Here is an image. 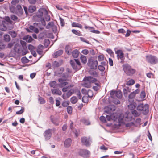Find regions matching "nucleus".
Masks as SVG:
<instances>
[{
	"label": "nucleus",
	"mask_w": 158,
	"mask_h": 158,
	"mask_svg": "<svg viewBox=\"0 0 158 158\" xmlns=\"http://www.w3.org/2000/svg\"><path fill=\"white\" fill-rule=\"evenodd\" d=\"M36 16L38 18L40 19V22L43 26H45L46 24L44 18L47 21H49L50 19V16L48 15V12L44 8L39 9Z\"/></svg>",
	"instance_id": "f257e3e1"
},
{
	"label": "nucleus",
	"mask_w": 158,
	"mask_h": 158,
	"mask_svg": "<svg viewBox=\"0 0 158 158\" xmlns=\"http://www.w3.org/2000/svg\"><path fill=\"white\" fill-rule=\"evenodd\" d=\"M13 22L9 17H6L5 20L2 21L0 25V29L2 31H6L7 29L11 30L13 28Z\"/></svg>",
	"instance_id": "f03ea898"
},
{
	"label": "nucleus",
	"mask_w": 158,
	"mask_h": 158,
	"mask_svg": "<svg viewBox=\"0 0 158 158\" xmlns=\"http://www.w3.org/2000/svg\"><path fill=\"white\" fill-rule=\"evenodd\" d=\"M123 67L124 72L128 76H131L134 74L135 72V70L132 68L128 64L123 65Z\"/></svg>",
	"instance_id": "7ed1b4c3"
},
{
	"label": "nucleus",
	"mask_w": 158,
	"mask_h": 158,
	"mask_svg": "<svg viewBox=\"0 0 158 158\" xmlns=\"http://www.w3.org/2000/svg\"><path fill=\"white\" fill-rule=\"evenodd\" d=\"M70 64L73 69L79 70L81 67L79 60L78 59H74L70 60Z\"/></svg>",
	"instance_id": "20e7f679"
},
{
	"label": "nucleus",
	"mask_w": 158,
	"mask_h": 158,
	"mask_svg": "<svg viewBox=\"0 0 158 158\" xmlns=\"http://www.w3.org/2000/svg\"><path fill=\"white\" fill-rule=\"evenodd\" d=\"M23 48V46H21L19 44H16L14 47V50L16 52L18 53H21L22 55H24L27 53V51L26 48L24 50V51L23 50L22 51V48Z\"/></svg>",
	"instance_id": "39448f33"
},
{
	"label": "nucleus",
	"mask_w": 158,
	"mask_h": 158,
	"mask_svg": "<svg viewBox=\"0 0 158 158\" xmlns=\"http://www.w3.org/2000/svg\"><path fill=\"white\" fill-rule=\"evenodd\" d=\"M81 141L82 144L86 146H90L92 142L89 137H83L81 138Z\"/></svg>",
	"instance_id": "423d86ee"
},
{
	"label": "nucleus",
	"mask_w": 158,
	"mask_h": 158,
	"mask_svg": "<svg viewBox=\"0 0 158 158\" xmlns=\"http://www.w3.org/2000/svg\"><path fill=\"white\" fill-rule=\"evenodd\" d=\"M87 64L88 66L90 67L91 69H96L97 68L98 62L97 60L89 59L88 60Z\"/></svg>",
	"instance_id": "0eeeda50"
},
{
	"label": "nucleus",
	"mask_w": 158,
	"mask_h": 158,
	"mask_svg": "<svg viewBox=\"0 0 158 158\" xmlns=\"http://www.w3.org/2000/svg\"><path fill=\"white\" fill-rule=\"evenodd\" d=\"M146 60L151 64H155L158 62V58L151 55L146 56Z\"/></svg>",
	"instance_id": "6e6552de"
},
{
	"label": "nucleus",
	"mask_w": 158,
	"mask_h": 158,
	"mask_svg": "<svg viewBox=\"0 0 158 158\" xmlns=\"http://www.w3.org/2000/svg\"><path fill=\"white\" fill-rule=\"evenodd\" d=\"M90 152L86 149H80L78 151V154L81 156L85 158L89 157Z\"/></svg>",
	"instance_id": "1a4fd4ad"
},
{
	"label": "nucleus",
	"mask_w": 158,
	"mask_h": 158,
	"mask_svg": "<svg viewBox=\"0 0 158 158\" xmlns=\"http://www.w3.org/2000/svg\"><path fill=\"white\" fill-rule=\"evenodd\" d=\"M84 80L85 81H87L90 83H94L96 86L99 87L100 84L99 82H97V80L96 78H94L91 76H88L85 77L84 79Z\"/></svg>",
	"instance_id": "9d476101"
},
{
	"label": "nucleus",
	"mask_w": 158,
	"mask_h": 158,
	"mask_svg": "<svg viewBox=\"0 0 158 158\" xmlns=\"http://www.w3.org/2000/svg\"><path fill=\"white\" fill-rule=\"evenodd\" d=\"M140 92L139 89H137L133 92L130 93L128 96V100L130 102H133L134 101V98L135 95L138 94Z\"/></svg>",
	"instance_id": "9b49d317"
},
{
	"label": "nucleus",
	"mask_w": 158,
	"mask_h": 158,
	"mask_svg": "<svg viewBox=\"0 0 158 158\" xmlns=\"http://www.w3.org/2000/svg\"><path fill=\"white\" fill-rule=\"evenodd\" d=\"M68 80L65 78H62L58 79V81L60 83L58 84V86L59 87L62 88L68 84L67 82Z\"/></svg>",
	"instance_id": "f8f14e48"
},
{
	"label": "nucleus",
	"mask_w": 158,
	"mask_h": 158,
	"mask_svg": "<svg viewBox=\"0 0 158 158\" xmlns=\"http://www.w3.org/2000/svg\"><path fill=\"white\" fill-rule=\"evenodd\" d=\"M52 129H49L46 130L44 133L45 139L46 140H49L52 136Z\"/></svg>",
	"instance_id": "ddd939ff"
},
{
	"label": "nucleus",
	"mask_w": 158,
	"mask_h": 158,
	"mask_svg": "<svg viewBox=\"0 0 158 158\" xmlns=\"http://www.w3.org/2000/svg\"><path fill=\"white\" fill-rule=\"evenodd\" d=\"M115 53L117 55V57L118 59H120L122 60L124 59V54L122 50H116V48L114 49Z\"/></svg>",
	"instance_id": "4468645a"
},
{
	"label": "nucleus",
	"mask_w": 158,
	"mask_h": 158,
	"mask_svg": "<svg viewBox=\"0 0 158 158\" xmlns=\"http://www.w3.org/2000/svg\"><path fill=\"white\" fill-rule=\"evenodd\" d=\"M38 25H39L38 23H35L33 24V25L30 26L29 29L35 33H38L39 32V30L38 28Z\"/></svg>",
	"instance_id": "2eb2a0df"
},
{
	"label": "nucleus",
	"mask_w": 158,
	"mask_h": 158,
	"mask_svg": "<svg viewBox=\"0 0 158 158\" xmlns=\"http://www.w3.org/2000/svg\"><path fill=\"white\" fill-rule=\"evenodd\" d=\"M105 109V112L107 114H110L111 112L114 111L115 110L114 106L112 105H110L106 107Z\"/></svg>",
	"instance_id": "dca6fc26"
},
{
	"label": "nucleus",
	"mask_w": 158,
	"mask_h": 158,
	"mask_svg": "<svg viewBox=\"0 0 158 158\" xmlns=\"http://www.w3.org/2000/svg\"><path fill=\"white\" fill-rule=\"evenodd\" d=\"M74 92L73 89H71L69 90L66 94L64 93L63 94L62 97L64 99H66L69 97Z\"/></svg>",
	"instance_id": "f3484780"
},
{
	"label": "nucleus",
	"mask_w": 158,
	"mask_h": 158,
	"mask_svg": "<svg viewBox=\"0 0 158 158\" xmlns=\"http://www.w3.org/2000/svg\"><path fill=\"white\" fill-rule=\"evenodd\" d=\"M72 143V140L70 138L66 139L64 141V145L65 147L68 148L70 146Z\"/></svg>",
	"instance_id": "a211bd4d"
},
{
	"label": "nucleus",
	"mask_w": 158,
	"mask_h": 158,
	"mask_svg": "<svg viewBox=\"0 0 158 158\" xmlns=\"http://www.w3.org/2000/svg\"><path fill=\"white\" fill-rule=\"evenodd\" d=\"M143 113L145 114H147L149 112L148 105L147 104L144 105L143 107L142 111Z\"/></svg>",
	"instance_id": "6ab92c4d"
},
{
	"label": "nucleus",
	"mask_w": 158,
	"mask_h": 158,
	"mask_svg": "<svg viewBox=\"0 0 158 158\" xmlns=\"http://www.w3.org/2000/svg\"><path fill=\"white\" fill-rule=\"evenodd\" d=\"M63 53V51L62 50H59L55 52H54L53 54V56L54 58H57L58 56H60Z\"/></svg>",
	"instance_id": "aec40b11"
},
{
	"label": "nucleus",
	"mask_w": 158,
	"mask_h": 158,
	"mask_svg": "<svg viewBox=\"0 0 158 158\" xmlns=\"http://www.w3.org/2000/svg\"><path fill=\"white\" fill-rule=\"evenodd\" d=\"M131 102V103L129 105H128V107L131 110H134L136 108L137 106V104L136 103L134 102Z\"/></svg>",
	"instance_id": "412c9836"
},
{
	"label": "nucleus",
	"mask_w": 158,
	"mask_h": 158,
	"mask_svg": "<svg viewBox=\"0 0 158 158\" xmlns=\"http://www.w3.org/2000/svg\"><path fill=\"white\" fill-rule=\"evenodd\" d=\"M131 89L128 87H126L123 89V94L125 97L128 96V93L130 92Z\"/></svg>",
	"instance_id": "4be33fe9"
},
{
	"label": "nucleus",
	"mask_w": 158,
	"mask_h": 158,
	"mask_svg": "<svg viewBox=\"0 0 158 158\" xmlns=\"http://www.w3.org/2000/svg\"><path fill=\"white\" fill-rule=\"evenodd\" d=\"M73 122H71L70 125V128L73 131V132L74 133L76 136L77 137L78 135V132L76 129H74V128L73 127Z\"/></svg>",
	"instance_id": "5701e85b"
},
{
	"label": "nucleus",
	"mask_w": 158,
	"mask_h": 158,
	"mask_svg": "<svg viewBox=\"0 0 158 158\" xmlns=\"http://www.w3.org/2000/svg\"><path fill=\"white\" fill-rule=\"evenodd\" d=\"M23 39L28 42H31L33 40L31 36H29L28 35L25 36L23 37Z\"/></svg>",
	"instance_id": "b1692460"
},
{
	"label": "nucleus",
	"mask_w": 158,
	"mask_h": 158,
	"mask_svg": "<svg viewBox=\"0 0 158 158\" xmlns=\"http://www.w3.org/2000/svg\"><path fill=\"white\" fill-rule=\"evenodd\" d=\"M65 51L67 54L70 55L72 52V49L71 47L69 45H67L65 48Z\"/></svg>",
	"instance_id": "393cba45"
},
{
	"label": "nucleus",
	"mask_w": 158,
	"mask_h": 158,
	"mask_svg": "<svg viewBox=\"0 0 158 158\" xmlns=\"http://www.w3.org/2000/svg\"><path fill=\"white\" fill-rule=\"evenodd\" d=\"M52 93L54 94H57L59 95H61L62 94V92L59 89H52L51 90Z\"/></svg>",
	"instance_id": "a878e982"
},
{
	"label": "nucleus",
	"mask_w": 158,
	"mask_h": 158,
	"mask_svg": "<svg viewBox=\"0 0 158 158\" xmlns=\"http://www.w3.org/2000/svg\"><path fill=\"white\" fill-rule=\"evenodd\" d=\"M72 55L73 57L75 58H77L79 55V52L77 49L74 50L72 52Z\"/></svg>",
	"instance_id": "bb28decb"
},
{
	"label": "nucleus",
	"mask_w": 158,
	"mask_h": 158,
	"mask_svg": "<svg viewBox=\"0 0 158 158\" xmlns=\"http://www.w3.org/2000/svg\"><path fill=\"white\" fill-rule=\"evenodd\" d=\"M72 26L73 27H78L81 29L82 28V25L76 22H73L72 24Z\"/></svg>",
	"instance_id": "cd10ccee"
},
{
	"label": "nucleus",
	"mask_w": 158,
	"mask_h": 158,
	"mask_svg": "<svg viewBox=\"0 0 158 158\" xmlns=\"http://www.w3.org/2000/svg\"><path fill=\"white\" fill-rule=\"evenodd\" d=\"M89 73L91 75L95 77H98V74L97 72L94 70H91L89 71Z\"/></svg>",
	"instance_id": "c85d7f7f"
},
{
	"label": "nucleus",
	"mask_w": 158,
	"mask_h": 158,
	"mask_svg": "<svg viewBox=\"0 0 158 158\" xmlns=\"http://www.w3.org/2000/svg\"><path fill=\"white\" fill-rule=\"evenodd\" d=\"M80 59L82 62L84 64H86L87 62V58L85 56H81L80 57Z\"/></svg>",
	"instance_id": "c756f323"
},
{
	"label": "nucleus",
	"mask_w": 158,
	"mask_h": 158,
	"mask_svg": "<svg viewBox=\"0 0 158 158\" xmlns=\"http://www.w3.org/2000/svg\"><path fill=\"white\" fill-rule=\"evenodd\" d=\"M115 96L118 98H121L122 96L121 92L120 91H116Z\"/></svg>",
	"instance_id": "7c9ffc66"
},
{
	"label": "nucleus",
	"mask_w": 158,
	"mask_h": 158,
	"mask_svg": "<svg viewBox=\"0 0 158 158\" xmlns=\"http://www.w3.org/2000/svg\"><path fill=\"white\" fill-rule=\"evenodd\" d=\"M4 38L5 42H9L11 40L10 35L8 34L5 35L4 36Z\"/></svg>",
	"instance_id": "2f4dec72"
},
{
	"label": "nucleus",
	"mask_w": 158,
	"mask_h": 158,
	"mask_svg": "<svg viewBox=\"0 0 158 158\" xmlns=\"http://www.w3.org/2000/svg\"><path fill=\"white\" fill-rule=\"evenodd\" d=\"M71 102L73 104H75L77 101V98L76 97L73 96L71 98Z\"/></svg>",
	"instance_id": "473e14b6"
},
{
	"label": "nucleus",
	"mask_w": 158,
	"mask_h": 158,
	"mask_svg": "<svg viewBox=\"0 0 158 158\" xmlns=\"http://www.w3.org/2000/svg\"><path fill=\"white\" fill-rule=\"evenodd\" d=\"M110 115L111 120H112L115 121L118 118V116L116 113H113Z\"/></svg>",
	"instance_id": "72a5a7b5"
},
{
	"label": "nucleus",
	"mask_w": 158,
	"mask_h": 158,
	"mask_svg": "<svg viewBox=\"0 0 158 158\" xmlns=\"http://www.w3.org/2000/svg\"><path fill=\"white\" fill-rule=\"evenodd\" d=\"M83 80L85 82L84 83V84L83 85V86L84 87L88 88L90 87L91 86L90 83H90L87 81H84V80Z\"/></svg>",
	"instance_id": "f704fd0d"
},
{
	"label": "nucleus",
	"mask_w": 158,
	"mask_h": 158,
	"mask_svg": "<svg viewBox=\"0 0 158 158\" xmlns=\"http://www.w3.org/2000/svg\"><path fill=\"white\" fill-rule=\"evenodd\" d=\"M71 31L73 33L78 36H81V35L80 32L79 31H77L75 29H72Z\"/></svg>",
	"instance_id": "c9c22d12"
},
{
	"label": "nucleus",
	"mask_w": 158,
	"mask_h": 158,
	"mask_svg": "<svg viewBox=\"0 0 158 158\" xmlns=\"http://www.w3.org/2000/svg\"><path fill=\"white\" fill-rule=\"evenodd\" d=\"M49 85L51 87L55 88L57 85L56 82L55 81H52L50 83Z\"/></svg>",
	"instance_id": "e433bc0d"
},
{
	"label": "nucleus",
	"mask_w": 158,
	"mask_h": 158,
	"mask_svg": "<svg viewBox=\"0 0 158 158\" xmlns=\"http://www.w3.org/2000/svg\"><path fill=\"white\" fill-rule=\"evenodd\" d=\"M135 81L133 79H131L127 81L126 83V85H131L135 83Z\"/></svg>",
	"instance_id": "4c0bfd02"
},
{
	"label": "nucleus",
	"mask_w": 158,
	"mask_h": 158,
	"mask_svg": "<svg viewBox=\"0 0 158 158\" xmlns=\"http://www.w3.org/2000/svg\"><path fill=\"white\" fill-rule=\"evenodd\" d=\"M36 8L35 6H31L29 8L28 10L30 12L32 13L36 10Z\"/></svg>",
	"instance_id": "58836bf2"
},
{
	"label": "nucleus",
	"mask_w": 158,
	"mask_h": 158,
	"mask_svg": "<svg viewBox=\"0 0 158 158\" xmlns=\"http://www.w3.org/2000/svg\"><path fill=\"white\" fill-rule=\"evenodd\" d=\"M67 111L68 113L71 114L72 113V108L71 106H68L67 108Z\"/></svg>",
	"instance_id": "ea45409f"
},
{
	"label": "nucleus",
	"mask_w": 158,
	"mask_h": 158,
	"mask_svg": "<svg viewBox=\"0 0 158 158\" xmlns=\"http://www.w3.org/2000/svg\"><path fill=\"white\" fill-rule=\"evenodd\" d=\"M54 23L53 22H49L48 25L46 26V28L47 29H49L51 27H54Z\"/></svg>",
	"instance_id": "a19ab883"
},
{
	"label": "nucleus",
	"mask_w": 158,
	"mask_h": 158,
	"mask_svg": "<svg viewBox=\"0 0 158 158\" xmlns=\"http://www.w3.org/2000/svg\"><path fill=\"white\" fill-rule=\"evenodd\" d=\"M107 52L112 57L114 56V53L113 51L110 48H108L106 50Z\"/></svg>",
	"instance_id": "79ce46f5"
},
{
	"label": "nucleus",
	"mask_w": 158,
	"mask_h": 158,
	"mask_svg": "<svg viewBox=\"0 0 158 158\" xmlns=\"http://www.w3.org/2000/svg\"><path fill=\"white\" fill-rule=\"evenodd\" d=\"M9 33L13 38H15L16 36V33L13 31L9 32Z\"/></svg>",
	"instance_id": "37998d69"
},
{
	"label": "nucleus",
	"mask_w": 158,
	"mask_h": 158,
	"mask_svg": "<svg viewBox=\"0 0 158 158\" xmlns=\"http://www.w3.org/2000/svg\"><path fill=\"white\" fill-rule=\"evenodd\" d=\"M81 122L86 125H90V122L88 120L85 119H82L81 121Z\"/></svg>",
	"instance_id": "c03bdc74"
},
{
	"label": "nucleus",
	"mask_w": 158,
	"mask_h": 158,
	"mask_svg": "<svg viewBox=\"0 0 158 158\" xmlns=\"http://www.w3.org/2000/svg\"><path fill=\"white\" fill-rule=\"evenodd\" d=\"M144 105L143 104H140L137 107V110L139 111H142V108Z\"/></svg>",
	"instance_id": "a18cd8bd"
},
{
	"label": "nucleus",
	"mask_w": 158,
	"mask_h": 158,
	"mask_svg": "<svg viewBox=\"0 0 158 158\" xmlns=\"http://www.w3.org/2000/svg\"><path fill=\"white\" fill-rule=\"evenodd\" d=\"M60 65V63L57 61H55L53 63L52 66L54 68L57 67Z\"/></svg>",
	"instance_id": "49530a36"
},
{
	"label": "nucleus",
	"mask_w": 158,
	"mask_h": 158,
	"mask_svg": "<svg viewBox=\"0 0 158 158\" xmlns=\"http://www.w3.org/2000/svg\"><path fill=\"white\" fill-rule=\"evenodd\" d=\"M38 100L40 104H44L45 102V101L44 98L40 97L39 96Z\"/></svg>",
	"instance_id": "de8ad7c7"
},
{
	"label": "nucleus",
	"mask_w": 158,
	"mask_h": 158,
	"mask_svg": "<svg viewBox=\"0 0 158 158\" xmlns=\"http://www.w3.org/2000/svg\"><path fill=\"white\" fill-rule=\"evenodd\" d=\"M82 101L84 103H87L88 101V98L86 96H84L82 98Z\"/></svg>",
	"instance_id": "09e8293b"
},
{
	"label": "nucleus",
	"mask_w": 158,
	"mask_h": 158,
	"mask_svg": "<svg viewBox=\"0 0 158 158\" xmlns=\"http://www.w3.org/2000/svg\"><path fill=\"white\" fill-rule=\"evenodd\" d=\"M87 94L89 97L91 98L93 95V93L91 90H88L87 91Z\"/></svg>",
	"instance_id": "8fccbe9b"
},
{
	"label": "nucleus",
	"mask_w": 158,
	"mask_h": 158,
	"mask_svg": "<svg viewBox=\"0 0 158 158\" xmlns=\"http://www.w3.org/2000/svg\"><path fill=\"white\" fill-rule=\"evenodd\" d=\"M132 119V117L131 116L130 114H128L125 118V120L126 121H129L131 120Z\"/></svg>",
	"instance_id": "3c124183"
},
{
	"label": "nucleus",
	"mask_w": 158,
	"mask_h": 158,
	"mask_svg": "<svg viewBox=\"0 0 158 158\" xmlns=\"http://www.w3.org/2000/svg\"><path fill=\"white\" fill-rule=\"evenodd\" d=\"M28 49L30 50L31 52L35 50V48L31 44H29L28 46Z\"/></svg>",
	"instance_id": "603ef678"
},
{
	"label": "nucleus",
	"mask_w": 158,
	"mask_h": 158,
	"mask_svg": "<svg viewBox=\"0 0 158 158\" xmlns=\"http://www.w3.org/2000/svg\"><path fill=\"white\" fill-rule=\"evenodd\" d=\"M24 111V108L23 107H21V109L19 111L16 112V114H22Z\"/></svg>",
	"instance_id": "864d4df0"
},
{
	"label": "nucleus",
	"mask_w": 158,
	"mask_h": 158,
	"mask_svg": "<svg viewBox=\"0 0 158 158\" xmlns=\"http://www.w3.org/2000/svg\"><path fill=\"white\" fill-rule=\"evenodd\" d=\"M21 60L22 63H27L29 60L26 57H23L21 58Z\"/></svg>",
	"instance_id": "5fc2aeb1"
},
{
	"label": "nucleus",
	"mask_w": 158,
	"mask_h": 158,
	"mask_svg": "<svg viewBox=\"0 0 158 158\" xmlns=\"http://www.w3.org/2000/svg\"><path fill=\"white\" fill-rule=\"evenodd\" d=\"M132 114L135 117H137L139 115V113L135 110H133L131 111Z\"/></svg>",
	"instance_id": "6e6d98bb"
},
{
	"label": "nucleus",
	"mask_w": 158,
	"mask_h": 158,
	"mask_svg": "<svg viewBox=\"0 0 158 158\" xmlns=\"http://www.w3.org/2000/svg\"><path fill=\"white\" fill-rule=\"evenodd\" d=\"M146 96L145 93L144 91H142L140 94V98L142 99H144Z\"/></svg>",
	"instance_id": "4d7b16f0"
},
{
	"label": "nucleus",
	"mask_w": 158,
	"mask_h": 158,
	"mask_svg": "<svg viewBox=\"0 0 158 158\" xmlns=\"http://www.w3.org/2000/svg\"><path fill=\"white\" fill-rule=\"evenodd\" d=\"M100 120L103 123H106V118L103 116H101L100 117Z\"/></svg>",
	"instance_id": "13d9d810"
},
{
	"label": "nucleus",
	"mask_w": 158,
	"mask_h": 158,
	"mask_svg": "<svg viewBox=\"0 0 158 158\" xmlns=\"http://www.w3.org/2000/svg\"><path fill=\"white\" fill-rule=\"evenodd\" d=\"M50 44V41L48 39H45L44 40V44L45 46H48Z\"/></svg>",
	"instance_id": "bf43d9fd"
},
{
	"label": "nucleus",
	"mask_w": 158,
	"mask_h": 158,
	"mask_svg": "<svg viewBox=\"0 0 158 158\" xmlns=\"http://www.w3.org/2000/svg\"><path fill=\"white\" fill-rule=\"evenodd\" d=\"M60 20L61 26L62 27L64 26L65 24L64 19L61 17H60Z\"/></svg>",
	"instance_id": "052dcab7"
},
{
	"label": "nucleus",
	"mask_w": 158,
	"mask_h": 158,
	"mask_svg": "<svg viewBox=\"0 0 158 158\" xmlns=\"http://www.w3.org/2000/svg\"><path fill=\"white\" fill-rule=\"evenodd\" d=\"M98 69L101 71H104L105 69V68L103 65H99L98 67Z\"/></svg>",
	"instance_id": "680f3d73"
},
{
	"label": "nucleus",
	"mask_w": 158,
	"mask_h": 158,
	"mask_svg": "<svg viewBox=\"0 0 158 158\" xmlns=\"http://www.w3.org/2000/svg\"><path fill=\"white\" fill-rule=\"evenodd\" d=\"M98 61H102L104 60V57L103 55H100L98 57Z\"/></svg>",
	"instance_id": "e2e57ef3"
},
{
	"label": "nucleus",
	"mask_w": 158,
	"mask_h": 158,
	"mask_svg": "<svg viewBox=\"0 0 158 158\" xmlns=\"http://www.w3.org/2000/svg\"><path fill=\"white\" fill-rule=\"evenodd\" d=\"M116 91H111L110 95L111 96V97L112 98H114V97L115 95V94Z\"/></svg>",
	"instance_id": "0e129e2a"
},
{
	"label": "nucleus",
	"mask_w": 158,
	"mask_h": 158,
	"mask_svg": "<svg viewBox=\"0 0 158 158\" xmlns=\"http://www.w3.org/2000/svg\"><path fill=\"white\" fill-rule=\"evenodd\" d=\"M14 44V42H11L9 43L7 45V48H12Z\"/></svg>",
	"instance_id": "69168bd1"
},
{
	"label": "nucleus",
	"mask_w": 158,
	"mask_h": 158,
	"mask_svg": "<svg viewBox=\"0 0 158 158\" xmlns=\"http://www.w3.org/2000/svg\"><path fill=\"white\" fill-rule=\"evenodd\" d=\"M12 19L15 21H17L18 20V17L14 15H12L11 16Z\"/></svg>",
	"instance_id": "338daca9"
},
{
	"label": "nucleus",
	"mask_w": 158,
	"mask_h": 158,
	"mask_svg": "<svg viewBox=\"0 0 158 158\" xmlns=\"http://www.w3.org/2000/svg\"><path fill=\"white\" fill-rule=\"evenodd\" d=\"M112 102L116 104H119L120 103V101L118 99H114V100H113Z\"/></svg>",
	"instance_id": "774afa93"
}]
</instances>
